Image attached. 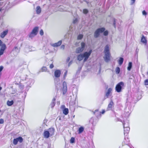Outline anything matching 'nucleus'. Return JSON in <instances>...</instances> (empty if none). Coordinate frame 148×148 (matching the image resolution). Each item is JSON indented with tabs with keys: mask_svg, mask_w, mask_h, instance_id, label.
Listing matches in <instances>:
<instances>
[{
	"mask_svg": "<svg viewBox=\"0 0 148 148\" xmlns=\"http://www.w3.org/2000/svg\"><path fill=\"white\" fill-rule=\"evenodd\" d=\"M104 52L105 53V56L104 57V60L106 62H108L110 61L111 57L109 50V47L108 45H107L106 46Z\"/></svg>",
	"mask_w": 148,
	"mask_h": 148,
	"instance_id": "f257e3e1",
	"label": "nucleus"
},
{
	"mask_svg": "<svg viewBox=\"0 0 148 148\" xmlns=\"http://www.w3.org/2000/svg\"><path fill=\"white\" fill-rule=\"evenodd\" d=\"M55 129L53 128H50L48 129V130H45L44 131L43 136L44 138H48L50 136H53L54 134Z\"/></svg>",
	"mask_w": 148,
	"mask_h": 148,
	"instance_id": "f03ea898",
	"label": "nucleus"
},
{
	"mask_svg": "<svg viewBox=\"0 0 148 148\" xmlns=\"http://www.w3.org/2000/svg\"><path fill=\"white\" fill-rule=\"evenodd\" d=\"M124 86V84L122 82L118 83L116 86L115 90L118 92H120L121 91L122 87Z\"/></svg>",
	"mask_w": 148,
	"mask_h": 148,
	"instance_id": "7ed1b4c3",
	"label": "nucleus"
},
{
	"mask_svg": "<svg viewBox=\"0 0 148 148\" xmlns=\"http://www.w3.org/2000/svg\"><path fill=\"white\" fill-rule=\"evenodd\" d=\"M38 27H36L33 29L32 32L30 33L29 35V37L32 38L36 35L38 31Z\"/></svg>",
	"mask_w": 148,
	"mask_h": 148,
	"instance_id": "20e7f679",
	"label": "nucleus"
},
{
	"mask_svg": "<svg viewBox=\"0 0 148 148\" xmlns=\"http://www.w3.org/2000/svg\"><path fill=\"white\" fill-rule=\"evenodd\" d=\"M81 47L77 48L76 50V53H79L82 52L84 49L86 44L85 43L82 42L81 43Z\"/></svg>",
	"mask_w": 148,
	"mask_h": 148,
	"instance_id": "39448f33",
	"label": "nucleus"
},
{
	"mask_svg": "<svg viewBox=\"0 0 148 148\" xmlns=\"http://www.w3.org/2000/svg\"><path fill=\"white\" fill-rule=\"evenodd\" d=\"M105 30V28L102 27L97 29L94 33V37L97 38L99 37L100 35V33H102Z\"/></svg>",
	"mask_w": 148,
	"mask_h": 148,
	"instance_id": "423d86ee",
	"label": "nucleus"
},
{
	"mask_svg": "<svg viewBox=\"0 0 148 148\" xmlns=\"http://www.w3.org/2000/svg\"><path fill=\"white\" fill-rule=\"evenodd\" d=\"M0 46H1V47L0 49V56H1L4 53V51L6 49V45L4 44L3 43V42L1 40H0Z\"/></svg>",
	"mask_w": 148,
	"mask_h": 148,
	"instance_id": "0eeeda50",
	"label": "nucleus"
},
{
	"mask_svg": "<svg viewBox=\"0 0 148 148\" xmlns=\"http://www.w3.org/2000/svg\"><path fill=\"white\" fill-rule=\"evenodd\" d=\"M92 52V50H90L88 52H85L83 54V57L84 58V62H85L87 60L89 56L90 55Z\"/></svg>",
	"mask_w": 148,
	"mask_h": 148,
	"instance_id": "6e6552de",
	"label": "nucleus"
},
{
	"mask_svg": "<svg viewBox=\"0 0 148 148\" xmlns=\"http://www.w3.org/2000/svg\"><path fill=\"white\" fill-rule=\"evenodd\" d=\"M23 139L21 137H19L16 138L14 139L13 141V143L14 145H16L17 144L18 142L19 141L20 143H21L23 142Z\"/></svg>",
	"mask_w": 148,
	"mask_h": 148,
	"instance_id": "1a4fd4ad",
	"label": "nucleus"
},
{
	"mask_svg": "<svg viewBox=\"0 0 148 148\" xmlns=\"http://www.w3.org/2000/svg\"><path fill=\"white\" fill-rule=\"evenodd\" d=\"M67 91V88L66 83L64 82L63 84L62 93L63 95L65 94Z\"/></svg>",
	"mask_w": 148,
	"mask_h": 148,
	"instance_id": "9d476101",
	"label": "nucleus"
},
{
	"mask_svg": "<svg viewBox=\"0 0 148 148\" xmlns=\"http://www.w3.org/2000/svg\"><path fill=\"white\" fill-rule=\"evenodd\" d=\"M61 108L63 109V113L65 115H67L69 113V109L67 108H65V106L64 105H62L61 106Z\"/></svg>",
	"mask_w": 148,
	"mask_h": 148,
	"instance_id": "9b49d317",
	"label": "nucleus"
},
{
	"mask_svg": "<svg viewBox=\"0 0 148 148\" xmlns=\"http://www.w3.org/2000/svg\"><path fill=\"white\" fill-rule=\"evenodd\" d=\"M61 74V71L59 70H56L54 72V75L56 77H59Z\"/></svg>",
	"mask_w": 148,
	"mask_h": 148,
	"instance_id": "f8f14e48",
	"label": "nucleus"
},
{
	"mask_svg": "<svg viewBox=\"0 0 148 148\" xmlns=\"http://www.w3.org/2000/svg\"><path fill=\"white\" fill-rule=\"evenodd\" d=\"M105 110H103L101 112H99V110L98 109L95 110L94 112H93V113L95 115H96V113L97 112V116H98V114H99L100 115H101V114H103L105 112Z\"/></svg>",
	"mask_w": 148,
	"mask_h": 148,
	"instance_id": "ddd939ff",
	"label": "nucleus"
},
{
	"mask_svg": "<svg viewBox=\"0 0 148 148\" xmlns=\"http://www.w3.org/2000/svg\"><path fill=\"white\" fill-rule=\"evenodd\" d=\"M123 126L124 127V134L125 135L126 134H128L130 130V128L128 127H125V125L123 124Z\"/></svg>",
	"mask_w": 148,
	"mask_h": 148,
	"instance_id": "4468645a",
	"label": "nucleus"
},
{
	"mask_svg": "<svg viewBox=\"0 0 148 148\" xmlns=\"http://www.w3.org/2000/svg\"><path fill=\"white\" fill-rule=\"evenodd\" d=\"M141 42L145 45H146L147 44V40L145 36L143 35L142 36V37Z\"/></svg>",
	"mask_w": 148,
	"mask_h": 148,
	"instance_id": "2eb2a0df",
	"label": "nucleus"
},
{
	"mask_svg": "<svg viewBox=\"0 0 148 148\" xmlns=\"http://www.w3.org/2000/svg\"><path fill=\"white\" fill-rule=\"evenodd\" d=\"M62 42L61 40L59 41L58 42L53 44L52 46L54 47H57L60 46L62 44Z\"/></svg>",
	"mask_w": 148,
	"mask_h": 148,
	"instance_id": "dca6fc26",
	"label": "nucleus"
},
{
	"mask_svg": "<svg viewBox=\"0 0 148 148\" xmlns=\"http://www.w3.org/2000/svg\"><path fill=\"white\" fill-rule=\"evenodd\" d=\"M8 32V30H7L4 31L1 34V38H3L7 34Z\"/></svg>",
	"mask_w": 148,
	"mask_h": 148,
	"instance_id": "f3484780",
	"label": "nucleus"
},
{
	"mask_svg": "<svg viewBox=\"0 0 148 148\" xmlns=\"http://www.w3.org/2000/svg\"><path fill=\"white\" fill-rule=\"evenodd\" d=\"M112 90V89L111 88H108L106 94V96L107 98H108L109 96L110 95V94L111 93Z\"/></svg>",
	"mask_w": 148,
	"mask_h": 148,
	"instance_id": "a211bd4d",
	"label": "nucleus"
},
{
	"mask_svg": "<svg viewBox=\"0 0 148 148\" xmlns=\"http://www.w3.org/2000/svg\"><path fill=\"white\" fill-rule=\"evenodd\" d=\"M36 12L37 14H40L41 11V9L40 6H37L36 8Z\"/></svg>",
	"mask_w": 148,
	"mask_h": 148,
	"instance_id": "6ab92c4d",
	"label": "nucleus"
},
{
	"mask_svg": "<svg viewBox=\"0 0 148 148\" xmlns=\"http://www.w3.org/2000/svg\"><path fill=\"white\" fill-rule=\"evenodd\" d=\"M83 54H80L77 57V59L79 61H81L83 59Z\"/></svg>",
	"mask_w": 148,
	"mask_h": 148,
	"instance_id": "aec40b11",
	"label": "nucleus"
},
{
	"mask_svg": "<svg viewBox=\"0 0 148 148\" xmlns=\"http://www.w3.org/2000/svg\"><path fill=\"white\" fill-rule=\"evenodd\" d=\"M114 105V103L112 100H111L108 104V108H111Z\"/></svg>",
	"mask_w": 148,
	"mask_h": 148,
	"instance_id": "412c9836",
	"label": "nucleus"
},
{
	"mask_svg": "<svg viewBox=\"0 0 148 148\" xmlns=\"http://www.w3.org/2000/svg\"><path fill=\"white\" fill-rule=\"evenodd\" d=\"M84 130V127H80L78 129V133L81 134L83 132Z\"/></svg>",
	"mask_w": 148,
	"mask_h": 148,
	"instance_id": "4be33fe9",
	"label": "nucleus"
},
{
	"mask_svg": "<svg viewBox=\"0 0 148 148\" xmlns=\"http://www.w3.org/2000/svg\"><path fill=\"white\" fill-rule=\"evenodd\" d=\"M14 103V102L13 100L10 101H8L7 102V104L9 106H10L12 105Z\"/></svg>",
	"mask_w": 148,
	"mask_h": 148,
	"instance_id": "5701e85b",
	"label": "nucleus"
},
{
	"mask_svg": "<svg viewBox=\"0 0 148 148\" xmlns=\"http://www.w3.org/2000/svg\"><path fill=\"white\" fill-rule=\"evenodd\" d=\"M123 62V59L122 58H120L118 61L119 64V65H121Z\"/></svg>",
	"mask_w": 148,
	"mask_h": 148,
	"instance_id": "b1692460",
	"label": "nucleus"
},
{
	"mask_svg": "<svg viewBox=\"0 0 148 148\" xmlns=\"http://www.w3.org/2000/svg\"><path fill=\"white\" fill-rule=\"evenodd\" d=\"M132 67V63L131 62H129L128 64V66L127 67V70L128 71H130Z\"/></svg>",
	"mask_w": 148,
	"mask_h": 148,
	"instance_id": "393cba45",
	"label": "nucleus"
},
{
	"mask_svg": "<svg viewBox=\"0 0 148 148\" xmlns=\"http://www.w3.org/2000/svg\"><path fill=\"white\" fill-rule=\"evenodd\" d=\"M83 37V35L82 34H80L78 35L77 37V40H81L82 38Z\"/></svg>",
	"mask_w": 148,
	"mask_h": 148,
	"instance_id": "a878e982",
	"label": "nucleus"
},
{
	"mask_svg": "<svg viewBox=\"0 0 148 148\" xmlns=\"http://www.w3.org/2000/svg\"><path fill=\"white\" fill-rule=\"evenodd\" d=\"M47 70V67L45 66L43 67L41 69V71L42 72H45Z\"/></svg>",
	"mask_w": 148,
	"mask_h": 148,
	"instance_id": "bb28decb",
	"label": "nucleus"
},
{
	"mask_svg": "<svg viewBox=\"0 0 148 148\" xmlns=\"http://www.w3.org/2000/svg\"><path fill=\"white\" fill-rule=\"evenodd\" d=\"M75 139L73 137H71L70 140V143H74L75 142Z\"/></svg>",
	"mask_w": 148,
	"mask_h": 148,
	"instance_id": "cd10ccee",
	"label": "nucleus"
},
{
	"mask_svg": "<svg viewBox=\"0 0 148 148\" xmlns=\"http://www.w3.org/2000/svg\"><path fill=\"white\" fill-rule=\"evenodd\" d=\"M83 12L84 14H87L88 12V10L87 9H84L83 10Z\"/></svg>",
	"mask_w": 148,
	"mask_h": 148,
	"instance_id": "c85d7f7f",
	"label": "nucleus"
},
{
	"mask_svg": "<svg viewBox=\"0 0 148 148\" xmlns=\"http://www.w3.org/2000/svg\"><path fill=\"white\" fill-rule=\"evenodd\" d=\"M120 71V69L119 67H117L116 69V72L117 74H119Z\"/></svg>",
	"mask_w": 148,
	"mask_h": 148,
	"instance_id": "c756f323",
	"label": "nucleus"
},
{
	"mask_svg": "<svg viewBox=\"0 0 148 148\" xmlns=\"http://www.w3.org/2000/svg\"><path fill=\"white\" fill-rule=\"evenodd\" d=\"M56 101V99L55 98H53L52 100V102L51 103V105H52L53 106H54L55 105V102Z\"/></svg>",
	"mask_w": 148,
	"mask_h": 148,
	"instance_id": "7c9ffc66",
	"label": "nucleus"
},
{
	"mask_svg": "<svg viewBox=\"0 0 148 148\" xmlns=\"http://www.w3.org/2000/svg\"><path fill=\"white\" fill-rule=\"evenodd\" d=\"M144 84L146 86L148 85V79H146L145 80Z\"/></svg>",
	"mask_w": 148,
	"mask_h": 148,
	"instance_id": "2f4dec72",
	"label": "nucleus"
},
{
	"mask_svg": "<svg viewBox=\"0 0 148 148\" xmlns=\"http://www.w3.org/2000/svg\"><path fill=\"white\" fill-rule=\"evenodd\" d=\"M103 32L104 35L105 36L108 35V32L107 30H106L105 31H104Z\"/></svg>",
	"mask_w": 148,
	"mask_h": 148,
	"instance_id": "473e14b6",
	"label": "nucleus"
},
{
	"mask_svg": "<svg viewBox=\"0 0 148 148\" xmlns=\"http://www.w3.org/2000/svg\"><path fill=\"white\" fill-rule=\"evenodd\" d=\"M40 35L42 36L43 35V31L42 29H41L40 31Z\"/></svg>",
	"mask_w": 148,
	"mask_h": 148,
	"instance_id": "72a5a7b5",
	"label": "nucleus"
},
{
	"mask_svg": "<svg viewBox=\"0 0 148 148\" xmlns=\"http://www.w3.org/2000/svg\"><path fill=\"white\" fill-rule=\"evenodd\" d=\"M142 14L143 15L146 16L147 15V13L145 10H144L142 12Z\"/></svg>",
	"mask_w": 148,
	"mask_h": 148,
	"instance_id": "f704fd0d",
	"label": "nucleus"
},
{
	"mask_svg": "<svg viewBox=\"0 0 148 148\" xmlns=\"http://www.w3.org/2000/svg\"><path fill=\"white\" fill-rule=\"evenodd\" d=\"M4 122V120L3 119H0V124L3 123Z\"/></svg>",
	"mask_w": 148,
	"mask_h": 148,
	"instance_id": "c9c22d12",
	"label": "nucleus"
},
{
	"mask_svg": "<svg viewBox=\"0 0 148 148\" xmlns=\"http://www.w3.org/2000/svg\"><path fill=\"white\" fill-rule=\"evenodd\" d=\"M68 71L67 70H66L65 71V72L64 73V77L65 78L66 76V75H67Z\"/></svg>",
	"mask_w": 148,
	"mask_h": 148,
	"instance_id": "e433bc0d",
	"label": "nucleus"
},
{
	"mask_svg": "<svg viewBox=\"0 0 148 148\" xmlns=\"http://www.w3.org/2000/svg\"><path fill=\"white\" fill-rule=\"evenodd\" d=\"M53 67H54V65H53V64H51L50 65L49 68L51 69H52L53 68Z\"/></svg>",
	"mask_w": 148,
	"mask_h": 148,
	"instance_id": "4c0bfd02",
	"label": "nucleus"
},
{
	"mask_svg": "<svg viewBox=\"0 0 148 148\" xmlns=\"http://www.w3.org/2000/svg\"><path fill=\"white\" fill-rule=\"evenodd\" d=\"M113 24H114V27L115 28L116 27V21L115 19H114Z\"/></svg>",
	"mask_w": 148,
	"mask_h": 148,
	"instance_id": "58836bf2",
	"label": "nucleus"
},
{
	"mask_svg": "<svg viewBox=\"0 0 148 148\" xmlns=\"http://www.w3.org/2000/svg\"><path fill=\"white\" fill-rule=\"evenodd\" d=\"M135 0H131V5H133V4H134L135 1Z\"/></svg>",
	"mask_w": 148,
	"mask_h": 148,
	"instance_id": "ea45409f",
	"label": "nucleus"
},
{
	"mask_svg": "<svg viewBox=\"0 0 148 148\" xmlns=\"http://www.w3.org/2000/svg\"><path fill=\"white\" fill-rule=\"evenodd\" d=\"M16 49H18V48L17 47H14V49L13 50V51H14Z\"/></svg>",
	"mask_w": 148,
	"mask_h": 148,
	"instance_id": "a19ab883",
	"label": "nucleus"
},
{
	"mask_svg": "<svg viewBox=\"0 0 148 148\" xmlns=\"http://www.w3.org/2000/svg\"><path fill=\"white\" fill-rule=\"evenodd\" d=\"M70 60V58L69 57H68L67 59V62H68Z\"/></svg>",
	"mask_w": 148,
	"mask_h": 148,
	"instance_id": "79ce46f5",
	"label": "nucleus"
},
{
	"mask_svg": "<svg viewBox=\"0 0 148 148\" xmlns=\"http://www.w3.org/2000/svg\"><path fill=\"white\" fill-rule=\"evenodd\" d=\"M77 19H75L74 21L73 22L74 23H75L77 22Z\"/></svg>",
	"mask_w": 148,
	"mask_h": 148,
	"instance_id": "37998d69",
	"label": "nucleus"
},
{
	"mask_svg": "<svg viewBox=\"0 0 148 148\" xmlns=\"http://www.w3.org/2000/svg\"><path fill=\"white\" fill-rule=\"evenodd\" d=\"M1 112V110H0V112Z\"/></svg>",
	"mask_w": 148,
	"mask_h": 148,
	"instance_id": "c03bdc74",
	"label": "nucleus"
},
{
	"mask_svg": "<svg viewBox=\"0 0 148 148\" xmlns=\"http://www.w3.org/2000/svg\"><path fill=\"white\" fill-rule=\"evenodd\" d=\"M1 0H0V1H1Z\"/></svg>",
	"mask_w": 148,
	"mask_h": 148,
	"instance_id": "a18cd8bd",
	"label": "nucleus"
}]
</instances>
